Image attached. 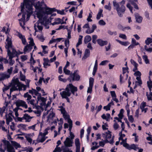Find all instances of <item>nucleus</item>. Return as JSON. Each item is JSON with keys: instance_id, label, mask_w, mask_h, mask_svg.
I'll return each instance as SVG.
<instances>
[{"instance_id": "1", "label": "nucleus", "mask_w": 152, "mask_h": 152, "mask_svg": "<svg viewBox=\"0 0 152 152\" xmlns=\"http://www.w3.org/2000/svg\"><path fill=\"white\" fill-rule=\"evenodd\" d=\"M32 4L33 2L31 0H24V3L21 4L22 18L19 20V21L20 25L23 29L25 28V17H27L26 20L27 21L29 19L30 15L32 13Z\"/></svg>"}, {"instance_id": "2", "label": "nucleus", "mask_w": 152, "mask_h": 152, "mask_svg": "<svg viewBox=\"0 0 152 152\" xmlns=\"http://www.w3.org/2000/svg\"><path fill=\"white\" fill-rule=\"evenodd\" d=\"M34 6L37 11V15L39 13L40 17L44 20L45 19L46 16H47L49 21L48 15L51 14L52 13V9L48 7L43 2H42L40 3L38 1L34 5Z\"/></svg>"}, {"instance_id": "3", "label": "nucleus", "mask_w": 152, "mask_h": 152, "mask_svg": "<svg viewBox=\"0 0 152 152\" xmlns=\"http://www.w3.org/2000/svg\"><path fill=\"white\" fill-rule=\"evenodd\" d=\"M5 44L6 48L7 49V54L9 60V64L11 65H12L14 64L15 61L12 60V58L17 55V52L12 47L11 39L8 36L6 40Z\"/></svg>"}, {"instance_id": "4", "label": "nucleus", "mask_w": 152, "mask_h": 152, "mask_svg": "<svg viewBox=\"0 0 152 152\" xmlns=\"http://www.w3.org/2000/svg\"><path fill=\"white\" fill-rule=\"evenodd\" d=\"M77 91V87L74 86L72 84L69 83L66 86L64 90L60 93L62 98L67 99L72 94L73 96H77L78 94L75 93Z\"/></svg>"}, {"instance_id": "5", "label": "nucleus", "mask_w": 152, "mask_h": 152, "mask_svg": "<svg viewBox=\"0 0 152 152\" xmlns=\"http://www.w3.org/2000/svg\"><path fill=\"white\" fill-rule=\"evenodd\" d=\"M11 85L12 87L10 89V93L17 90L20 91L23 90L25 91L26 90L27 87H29L28 84L25 85L20 83L18 79L15 77L13 78L12 79Z\"/></svg>"}, {"instance_id": "6", "label": "nucleus", "mask_w": 152, "mask_h": 152, "mask_svg": "<svg viewBox=\"0 0 152 152\" xmlns=\"http://www.w3.org/2000/svg\"><path fill=\"white\" fill-rule=\"evenodd\" d=\"M37 15L39 20L34 24V28L36 32L41 31L42 30L43 25L46 26L49 23L48 19L47 17L46 16L45 19L44 20L40 17L39 13Z\"/></svg>"}, {"instance_id": "7", "label": "nucleus", "mask_w": 152, "mask_h": 152, "mask_svg": "<svg viewBox=\"0 0 152 152\" xmlns=\"http://www.w3.org/2000/svg\"><path fill=\"white\" fill-rule=\"evenodd\" d=\"M125 0H123L119 4V6H121L120 7H119L118 4L115 2V7H116L118 15L120 17L122 16L125 10V7L123 5L125 3Z\"/></svg>"}, {"instance_id": "8", "label": "nucleus", "mask_w": 152, "mask_h": 152, "mask_svg": "<svg viewBox=\"0 0 152 152\" xmlns=\"http://www.w3.org/2000/svg\"><path fill=\"white\" fill-rule=\"evenodd\" d=\"M28 39L29 40V44L25 46L24 49V52L25 53H28L31 51L32 48V45L34 44V40L32 38L30 37Z\"/></svg>"}, {"instance_id": "9", "label": "nucleus", "mask_w": 152, "mask_h": 152, "mask_svg": "<svg viewBox=\"0 0 152 152\" xmlns=\"http://www.w3.org/2000/svg\"><path fill=\"white\" fill-rule=\"evenodd\" d=\"M102 136L105 139V142H109L111 144H113V137H112L111 140H109L111 138V132L109 131L103 133Z\"/></svg>"}, {"instance_id": "10", "label": "nucleus", "mask_w": 152, "mask_h": 152, "mask_svg": "<svg viewBox=\"0 0 152 152\" xmlns=\"http://www.w3.org/2000/svg\"><path fill=\"white\" fill-rule=\"evenodd\" d=\"M31 57L30 60V61L28 62V63L29 64L30 69L32 70L34 72H36L37 70L38 69V67L37 66H36L35 67H34V65L36 63V61L32 57V53H31Z\"/></svg>"}, {"instance_id": "11", "label": "nucleus", "mask_w": 152, "mask_h": 152, "mask_svg": "<svg viewBox=\"0 0 152 152\" xmlns=\"http://www.w3.org/2000/svg\"><path fill=\"white\" fill-rule=\"evenodd\" d=\"M4 143H7V144L6 149L7 151L8 152H15L13 147L12 145H11L8 141H4ZM18 152H28L26 151H21Z\"/></svg>"}, {"instance_id": "12", "label": "nucleus", "mask_w": 152, "mask_h": 152, "mask_svg": "<svg viewBox=\"0 0 152 152\" xmlns=\"http://www.w3.org/2000/svg\"><path fill=\"white\" fill-rule=\"evenodd\" d=\"M73 140H71L69 137H67L64 142V147H70L73 145Z\"/></svg>"}, {"instance_id": "13", "label": "nucleus", "mask_w": 152, "mask_h": 152, "mask_svg": "<svg viewBox=\"0 0 152 152\" xmlns=\"http://www.w3.org/2000/svg\"><path fill=\"white\" fill-rule=\"evenodd\" d=\"M65 147L64 146H62L61 148L60 147H57V146L53 151V152H72V150H69L68 148H66L65 149Z\"/></svg>"}, {"instance_id": "14", "label": "nucleus", "mask_w": 152, "mask_h": 152, "mask_svg": "<svg viewBox=\"0 0 152 152\" xmlns=\"http://www.w3.org/2000/svg\"><path fill=\"white\" fill-rule=\"evenodd\" d=\"M47 138V137H46L43 135V133L40 132L37 139V141L38 142H42Z\"/></svg>"}, {"instance_id": "15", "label": "nucleus", "mask_w": 152, "mask_h": 152, "mask_svg": "<svg viewBox=\"0 0 152 152\" xmlns=\"http://www.w3.org/2000/svg\"><path fill=\"white\" fill-rule=\"evenodd\" d=\"M7 104H6L5 105L2 107H0V115L1 117L3 116L4 114L5 116L7 115Z\"/></svg>"}, {"instance_id": "16", "label": "nucleus", "mask_w": 152, "mask_h": 152, "mask_svg": "<svg viewBox=\"0 0 152 152\" xmlns=\"http://www.w3.org/2000/svg\"><path fill=\"white\" fill-rule=\"evenodd\" d=\"M77 71H74L73 74L70 75V77L72 78L73 81H79L80 78V75L77 73Z\"/></svg>"}, {"instance_id": "17", "label": "nucleus", "mask_w": 152, "mask_h": 152, "mask_svg": "<svg viewBox=\"0 0 152 152\" xmlns=\"http://www.w3.org/2000/svg\"><path fill=\"white\" fill-rule=\"evenodd\" d=\"M66 21H63V19H60L59 18H57L55 19L54 20V22L51 23V24L53 26L55 25H58L59 24H66Z\"/></svg>"}, {"instance_id": "18", "label": "nucleus", "mask_w": 152, "mask_h": 152, "mask_svg": "<svg viewBox=\"0 0 152 152\" xmlns=\"http://www.w3.org/2000/svg\"><path fill=\"white\" fill-rule=\"evenodd\" d=\"M16 104L18 107L21 106L25 108H27L28 107V106L26 102L22 100L17 101L16 102Z\"/></svg>"}, {"instance_id": "19", "label": "nucleus", "mask_w": 152, "mask_h": 152, "mask_svg": "<svg viewBox=\"0 0 152 152\" xmlns=\"http://www.w3.org/2000/svg\"><path fill=\"white\" fill-rule=\"evenodd\" d=\"M34 135L35 134L34 133H25L24 136L28 142L29 143H31L32 140V138L34 136Z\"/></svg>"}, {"instance_id": "20", "label": "nucleus", "mask_w": 152, "mask_h": 152, "mask_svg": "<svg viewBox=\"0 0 152 152\" xmlns=\"http://www.w3.org/2000/svg\"><path fill=\"white\" fill-rule=\"evenodd\" d=\"M94 79L92 77H90L89 80V86L88 87L87 92L91 93L92 92V87L94 85Z\"/></svg>"}, {"instance_id": "21", "label": "nucleus", "mask_w": 152, "mask_h": 152, "mask_svg": "<svg viewBox=\"0 0 152 152\" xmlns=\"http://www.w3.org/2000/svg\"><path fill=\"white\" fill-rule=\"evenodd\" d=\"M0 81L7 79L10 77L9 74L6 72L1 73L0 74Z\"/></svg>"}, {"instance_id": "22", "label": "nucleus", "mask_w": 152, "mask_h": 152, "mask_svg": "<svg viewBox=\"0 0 152 152\" xmlns=\"http://www.w3.org/2000/svg\"><path fill=\"white\" fill-rule=\"evenodd\" d=\"M134 16L136 21L138 23H141L143 19L142 17L139 14L137 13L134 14Z\"/></svg>"}, {"instance_id": "23", "label": "nucleus", "mask_w": 152, "mask_h": 152, "mask_svg": "<svg viewBox=\"0 0 152 152\" xmlns=\"http://www.w3.org/2000/svg\"><path fill=\"white\" fill-rule=\"evenodd\" d=\"M18 36L21 39L22 43L24 45H26L27 43L24 35H23L22 34L20 33H18L17 34Z\"/></svg>"}, {"instance_id": "24", "label": "nucleus", "mask_w": 152, "mask_h": 152, "mask_svg": "<svg viewBox=\"0 0 152 152\" xmlns=\"http://www.w3.org/2000/svg\"><path fill=\"white\" fill-rule=\"evenodd\" d=\"M44 62L43 63L44 67L45 68H47L48 66H50V63L49 60L48 58H44Z\"/></svg>"}, {"instance_id": "25", "label": "nucleus", "mask_w": 152, "mask_h": 152, "mask_svg": "<svg viewBox=\"0 0 152 152\" xmlns=\"http://www.w3.org/2000/svg\"><path fill=\"white\" fill-rule=\"evenodd\" d=\"M98 44L101 46H103L107 44V42L106 41H103L101 39H99L97 40Z\"/></svg>"}, {"instance_id": "26", "label": "nucleus", "mask_w": 152, "mask_h": 152, "mask_svg": "<svg viewBox=\"0 0 152 152\" xmlns=\"http://www.w3.org/2000/svg\"><path fill=\"white\" fill-rule=\"evenodd\" d=\"M17 127L19 129H21L27 131V125L26 124H18L17 126Z\"/></svg>"}, {"instance_id": "27", "label": "nucleus", "mask_w": 152, "mask_h": 152, "mask_svg": "<svg viewBox=\"0 0 152 152\" xmlns=\"http://www.w3.org/2000/svg\"><path fill=\"white\" fill-rule=\"evenodd\" d=\"M90 50L88 49H86L85 50L84 54L82 59H86L89 57L90 55Z\"/></svg>"}, {"instance_id": "28", "label": "nucleus", "mask_w": 152, "mask_h": 152, "mask_svg": "<svg viewBox=\"0 0 152 152\" xmlns=\"http://www.w3.org/2000/svg\"><path fill=\"white\" fill-rule=\"evenodd\" d=\"M23 118L25 120L26 122H29L32 118V117L28 115L25 114L23 116Z\"/></svg>"}, {"instance_id": "29", "label": "nucleus", "mask_w": 152, "mask_h": 152, "mask_svg": "<svg viewBox=\"0 0 152 152\" xmlns=\"http://www.w3.org/2000/svg\"><path fill=\"white\" fill-rule=\"evenodd\" d=\"M111 96L113 97V99L108 104H110L109 107L110 108L111 107H113L114 105L113 101H114V98H113L114 96V91H111L110 92Z\"/></svg>"}, {"instance_id": "30", "label": "nucleus", "mask_w": 152, "mask_h": 152, "mask_svg": "<svg viewBox=\"0 0 152 152\" xmlns=\"http://www.w3.org/2000/svg\"><path fill=\"white\" fill-rule=\"evenodd\" d=\"M101 117L102 119L108 121L110 118V115L109 113H107L106 114H104L102 115Z\"/></svg>"}, {"instance_id": "31", "label": "nucleus", "mask_w": 152, "mask_h": 152, "mask_svg": "<svg viewBox=\"0 0 152 152\" xmlns=\"http://www.w3.org/2000/svg\"><path fill=\"white\" fill-rule=\"evenodd\" d=\"M91 37L88 35L86 36L84 39V42L85 44H86L91 41Z\"/></svg>"}, {"instance_id": "32", "label": "nucleus", "mask_w": 152, "mask_h": 152, "mask_svg": "<svg viewBox=\"0 0 152 152\" xmlns=\"http://www.w3.org/2000/svg\"><path fill=\"white\" fill-rule=\"evenodd\" d=\"M11 114V113H9L8 115L7 114V115L5 116L6 119V123L7 125L9 124L10 122L11 121L12 119V117L10 115Z\"/></svg>"}, {"instance_id": "33", "label": "nucleus", "mask_w": 152, "mask_h": 152, "mask_svg": "<svg viewBox=\"0 0 152 152\" xmlns=\"http://www.w3.org/2000/svg\"><path fill=\"white\" fill-rule=\"evenodd\" d=\"M37 124H35L31 126H29L27 127V130L29 129H32L34 131H37L38 130L37 128Z\"/></svg>"}, {"instance_id": "34", "label": "nucleus", "mask_w": 152, "mask_h": 152, "mask_svg": "<svg viewBox=\"0 0 152 152\" xmlns=\"http://www.w3.org/2000/svg\"><path fill=\"white\" fill-rule=\"evenodd\" d=\"M83 36L82 35H80L78 39V41L76 45V47L77 48L78 47L82 44Z\"/></svg>"}, {"instance_id": "35", "label": "nucleus", "mask_w": 152, "mask_h": 152, "mask_svg": "<svg viewBox=\"0 0 152 152\" xmlns=\"http://www.w3.org/2000/svg\"><path fill=\"white\" fill-rule=\"evenodd\" d=\"M116 40L121 45L124 46H127L130 44L129 42L128 41L122 42L118 39H116Z\"/></svg>"}, {"instance_id": "36", "label": "nucleus", "mask_w": 152, "mask_h": 152, "mask_svg": "<svg viewBox=\"0 0 152 152\" xmlns=\"http://www.w3.org/2000/svg\"><path fill=\"white\" fill-rule=\"evenodd\" d=\"M103 10L102 9H100L99 10V11L96 15V19L97 20H99L101 18V17H103V15L102 14V12Z\"/></svg>"}, {"instance_id": "37", "label": "nucleus", "mask_w": 152, "mask_h": 152, "mask_svg": "<svg viewBox=\"0 0 152 152\" xmlns=\"http://www.w3.org/2000/svg\"><path fill=\"white\" fill-rule=\"evenodd\" d=\"M124 77H125V80H126L128 77V75L126 74L125 75L123 74H121L120 75V82L121 83L124 82L123 81V79Z\"/></svg>"}, {"instance_id": "38", "label": "nucleus", "mask_w": 152, "mask_h": 152, "mask_svg": "<svg viewBox=\"0 0 152 152\" xmlns=\"http://www.w3.org/2000/svg\"><path fill=\"white\" fill-rule=\"evenodd\" d=\"M63 117L65 118L66 120H67V122H68V121L69 120H71L69 118V115L67 114V113L66 112L63 114Z\"/></svg>"}, {"instance_id": "39", "label": "nucleus", "mask_w": 152, "mask_h": 152, "mask_svg": "<svg viewBox=\"0 0 152 152\" xmlns=\"http://www.w3.org/2000/svg\"><path fill=\"white\" fill-rule=\"evenodd\" d=\"M24 97L25 98H27V102L30 100L31 98V96L29 95L28 92H27L24 94Z\"/></svg>"}, {"instance_id": "40", "label": "nucleus", "mask_w": 152, "mask_h": 152, "mask_svg": "<svg viewBox=\"0 0 152 152\" xmlns=\"http://www.w3.org/2000/svg\"><path fill=\"white\" fill-rule=\"evenodd\" d=\"M37 37L38 39L41 42H43L45 40L43 34H40L38 35Z\"/></svg>"}, {"instance_id": "41", "label": "nucleus", "mask_w": 152, "mask_h": 152, "mask_svg": "<svg viewBox=\"0 0 152 152\" xmlns=\"http://www.w3.org/2000/svg\"><path fill=\"white\" fill-rule=\"evenodd\" d=\"M142 58L146 64H148L149 63V61L148 59V56L146 55H143L142 56Z\"/></svg>"}, {"instance_id": "42", "label": "nucleus", "mask_w": 152, "mask_h": 152, "mask_svg": "<svg viewBox=\"0 0 152 152\" xmlns=\"http://www.w3.org/2000/svg\"><path fill=\"white\" fill-rule=\"evenodd\" d=\"M145 42L147 45H149L152 42V39L150 37H148L145 40Z\"/></svg>"}, {"instance_id": "43", "label": "nucleus", "mask_w": 152, "mask_h": 152, "mask_svg": "<svg viewBox=\"0 0 152 152\" xmlns=\"http://www.w3.org/2000/svg\"><path fill=\"white\" fill-rule=\"evenodd\" d=\"M37 99L38 100H40L43 102H45L46 101V99L41 96V94H39V96H38L37 97Z\"/></svg>"}, {"instance_id": "44", "label": "nucleus", "mask_w": 152, "mask_h": 152, "mask_svg": "<svg viewBox=\"0 0 152 152\" xmlns=\"http://www.w3.org/2000/svg\"><path fill=\"white\" fill-rule=\"evenodd\" d=\"M41 47L43 49V52L44 54H47L48 53V51L46 50V49L48 48V46L46 45H41Z\"/></svg>"}, {"instance_id": "45", "label": "nucleus", "mask_w": 152, "mask_h": 152, "mask_svg": "<svg viewBox=\"0 0 152 152\" xmlns=\"http://www.w3.org/2000/svg\"><path fill=\"white\" fill-rule=\"evenodd\" d=\"M68 123L69 124V132H71V130L72 127V120H69Z\"/></svg>"}, {"instance_id": "46", "label": "nucleus", "mask_w": 152, "mask_h": 152, "mask_svg": "<svg viewBox=\"0 0 152 152\" xmlns=\"http://www.w3.org/2000/svg\"><path fill=\"white\" fill-rule=\"evenodd\" d=\"M139 149V148L137 147V146L134 144H132L130 146V149H133L135 150H136L137 149Z\"/></svg>"}, {"instance_id": "47", "label": "nucleus", "mask_w": 152, "mask_h": 152, "mask_svg": "<svg viewBox=\"0 0 152 152\" xmlns=\"http://www.w3.org/2000/svg\"><path fill=\"white\" fill-rule=\"evenodd\" d=\"M66 11H65V10H57V13L61 15H64L66 14Z\"/></svg>"}, {"instance_id": "48", "label": "nucleus", "mask_w": 152, "mask_h": 152, "mask_svg": "<svg viewBox=\"0 0 152 152\" xmlns=\"http://www.w3.org/2000/svg\"><path fill=\"white\" fill-rule=\"evenodd\" d=\"M42 81H43V78L40 77L39 81L36 83V85L39 86L41 84Z\"/></svg>"}, {"instance_id": "49", "label": "nucleus", "mask_w": 152, "mask_h": 152, "mask_svg": "<svg viewBox=\"0 0 152 152\" xmlns=\"http://www.w3.org/2000/svg\"><path fill=\"white\" fill-rule=\"evenodd\" d=\"M92 42L94 44H96V40L97 38V36L96 35H94L92 36Z\"/></svg>"}, {"instance_id": "50", "label": "nucleus", "mask_w": 152, "mask_h": 152, "mask_svg": "<svg viewBox=\"0 0 152 152\" xmlns=\"http://www.w3.org/2000/svg\"><path fill=\"white\" fill-rule=\"evenodd\" d=\"M63 77V75H60L58 77V80L60 81H62V82H66V79H64V78H62V77Z\"/></svg>"}, {"instance_id": "51", "label": "nucleus", "mask_w": 152, "mask_h": 152, "mask_svg": "<svg viewBox=\"0 0 152 152\" xmlns=\"http://www.w3.org/2000/svg\"><path fill=\"white\" fill-rule=\"evenodd\" d=\"M59 110L61 111V113L62 114L67 112L65 110V108L63 107L60 106L59 107Z\"/></svg>"}, {"instance_id": "52", "label": "nucleus", "mask_w": 152, "mask_h": 152, "mask_svg": "<svg viewBox=\"0 0 152 152\" xmlns=\"http://www.w3.org/2000/svg\"><path fill=\"white\" fill-rule=\"evenodd\" d=\"M27 102L33 106H35V100L34 99H32L31 100H29V101H28Z\"/></svg>"}, {"instance_id": "53", "label": "nucleus", "mask_w": 152, "mask_h": 152, "mask_svg": "<svg viewBox=\"0 0 152 152\" xmlns=\"http://www.w3.org/2000/svg\"><path fill=\"white\" fill-rule=\"evenodd\" d=\"M55 114L53 112H51L50 113L48 117V121L51 119L54 116Z\"/></svg>"}, {"instance_id": "54", "label": "nucleus", "mask_w": 152, "mask_h": 152, "mask_svg": "<svg viewBox=\"0 0 152 152\" xmlns=\"http://www.w3.org/2000/svg\"><path fill=\"white\" fill-rule=\"evenodd\" d=\"M13 70V68L12 67H10L7 70V72L8 74H9L10 76Z\"/></svg>"}, {"instance_id": "55", "label": "nucleus", "mask_w": 152, "mask_h": 152, "mask_svg": "<svg viewBox=\"0 0 152 152\" xmlns=\"http://www.w3.org/2000/svg\"><path fill=\"white\" fill-rule=\"evenodd\" d=\"M104 7L106 9L109 11H110L111 10V7L110 3H109L107 5H105L104 6Z\"/></svg>"}, {"instance_id": "56", "label": "nucleus", "mask_w": 152, "mask_h": 152, "mask_svg": "<svg viewBox=\"0 0 152 152\" xmlns=\"http://www.w3.org/2000/svg\"><path fill=\"white\" fill-rule=\"evenodd\" d=\"M98 23L101 26H104L106 24V23L103 20H100L98 22Z\"/></svg>"}, {"instance_id": "57", "label": "nucleus", "mask_w": 152, "mask_h": 152, "mask_svg": "<svg viewBox=\"0 0 152 152\" xmlns=\"http://www.w3.org/2000/svg\"><path fill=\"white\" fill-rule=\"evenodd\" d=\"M130 61L131 64L133 65L134 67L138 66V64L135 61H134V60L131 59L130 60Z\"/></svg>"}, {"instance_id": "58", "label": "nucleus", "mask_w": 152, "mask_h": 152, "mask_svg": "<svg viewBox=\"0 0 152 152\" xmlns=\"http://www.w3.org/2000/svg\"><path fill=\"white\" fill-rule=\"evenodd\" d=\"M63 71L64 73L66 75H69L70 74V71L68 70L66 68H64Z\"/></svg>"}, {"instance_id": "59", "label": "nucleus", "mask_w": 152, "mask_h": 152, "mask_svg": "<svg viewBox=\"0 0 152 152\" xmlns=\"http://www.w3.org/2000/svg\"><path fill=\"white\" fill-rule=\"evenodd\" d=\"M109 61L107 60H104L102 61L100 64V65L102 66H104L106 65L107 64Z\"/></svg>"}, {"instance_id": "60", "label": "nucleus", "mask_w": 152, "mask_h": 152, "mask_svg": "<svg viewBox=\"0 0 152 152\" xmlns=\"http://www.w3.org/2000/svg\"><path fill=\"white\" fill-rule=\"evenodd\" d=\"M119 37L121 38L124 39H126L127 37L126 35L122 34H120L119 35Z\"/></svg>"}, {"instance_id": "61", "label": "nucleus", "mask_w": 152, "mask_h": 152, "mask_svg": "<svg viewBox=\"0 0 152 152\" xmlns=\"http://www.w3.org/2000/svg\"><path fill=\"white\" fill-rule=\"evenodd\" d=\"M4 148L5 147L4 145H0V152H5V150L4 149Z\"/></svg>"}, {"instance_id": "62", "label": "nucleus", "mask_w": 152, "mask_h": 152, "mask_svg": "<svg viewBox=\"0 0 152 152\" xmlns=\"http://www.w3.org/2000/svg\"><path fill=\"white\" fill-rule=\"evenodd\" d=\"M128 120L131 123H133L134 121V119L133 118V116L132 115H129V116H128Z\"/></svg>"}, {"instance_id": "63", "label": "nucleus", "mask_w": 152, "mask_h": 152, "mask_svg": "<svg viewBox=\"0 0 152 152\" xmlns=\"http://www.w3.org/2000/svg\"><path fill=\"white\" fill-rule=\"evenodd\" d=\"M128 68L126 66V67L123 68V75H124L127 72H128Z\"/></svg>"}, {"instance_id": "64", "label": "nucleus", "mask_w": 152, "mask_h": 152, "mask_svg": "<svg viewBox=\"0 0 152 152\" xmlns=\"http://www.w3.org/2000/svg\"><path fill=\"white\" fill-rule=\"evenodd\" d=\"M144 15L145 17L148 19H150V18L149 17V13L148 12L146 11L144 13Z\"/></svg>"}]
</instances>
